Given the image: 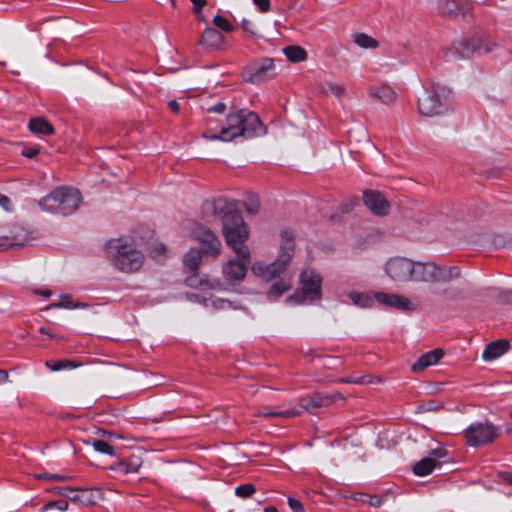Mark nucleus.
Returning <instances> with one entry per match:
<instances>
[{
	"mask_svg": "<svg viewBox=\"0 0 512 512\" xmlns=\"http://www.w3.org/2000/svg\"><path fill=\"white\" fill-rule=\"evenodd\" d=\"M431 455L434 457L442 458L446 455V452L444 449H434L431 451Z\"/></svg>",
	"mask_w": 512,
	"mask_h": 512,
	"instance_id": "nucleus-58",
	"label": "nucleus"
},
{
	"mask_svg": "<svg viewBox=\"0 0 512 512\" xmlns=\"http://www.w3.org/2000/svg\"><path fill=\"white\" fill-rule=\"evenodd\" d=\"M288 505L293 512H305L303 504L293 497L288 498Z\"/></svg>",
	"mask_w": 512,
	"mask_h": 512,
	"instance_id": "nucleus-47",
	"label": "nucleus"
},
{
	"mask_svg": "<svg viewBox=\"0 0 512 512\" xmlns=\"http://www.w3.org/2000/svg\"><path fill=\"white\" fill-rule=\"evenodd\" d=\"M226 104L219 102L207 109L208 112L222 114L226 111Z\"/></svg>",
	"mask_w": 512,
	"mask_h": 512,
	"instance_id": "nucleus-49",
	"label": "nucleus"
},
{
	"mask_svg": "<svg viewBox=\"0 0 512 512\" xmlns=\"http://www.w3.org/2000/svg\"><path fill=\"white\" fill-rule=\"evenodd\" d=\"M113 265L122 272L131 273L141 268L144 256L132 244L120 239L111 240L107 246Z\"/></svg>",
	"mask_w": 512,
	"mask_h": 512,
	"instance_id": "nucleus-6",
	"label": "nucleus"
},
{
	"mask_svg": "<svg viewBox=\"0 0 512 512\" xmlns=\"http://www.w3.org/2000/svg\"><path fill=\"white\" fill-rule=\"evenodd\" d=\"M412 281L425 283H447L458 279L461 270L457 266H438L433 262H415Z\"/></svg>",
	"mask_w": 512,
	"mask_h": 512,
	"instance_id": "nucleus-7",
	"label": "nucleus"
},
{
	"mask_svg": "<svg viewBox=\"0 0 512 512\" xmlns=\"http://www.w3.org/2000/svg\"><path fill=\"white\" fill-rule=\"evenodd\" d=\"M57 491L59 494L67 497L76 504L93 505L96 502L92 490L89 489L75 490L71 487H60Z\"/></svg>",
	"mask_w": 512,
	"mask_h": 512,
	"instance_id": "nucleus-19",
	"label": "nucleus"
},
{
	"mask_svg": "<svg viewBox=\"0 0 512 512\" xmlns=\"http://www.w3.org/2000/svg\"><path fill=\"white\" fill-rule=\"evenodd\" d=\"M339 383H349V384H364V377H358V378H352V377H346V378H340L337 380Z\"/></svg>",
	"mask_w": 512,
	"mask_h": 512,
	"instance_id": "nucleus-50",
	"label": "nucleus"
},
{
	"mask_svg": "<svg viewBox=\"0 0 512 512\" xmlns=\"http://www.w3.org/2000/svg\"><path fill=\"white\" fill-rule=\"evenodd\" d=\"M57 508L60 511H66L68 509V502L65 500L51 501L41 508V512H46L51 508Z\"/></svg>",
	"mask_w": 512,
	"mask_h": 512,
	"instance_id": "nucleus-43",
	"label": "nucleus"
},
{
	"mask_svg": "<svg viewBox=\"0 0 512 512\" xmlns=\"http://www.w3.org/2000/svg\"><path fill=\"white\" fill-rule=\"evenodd\" d=\"M265 134V127L258 115L247 109L231 110L225 123L219 130L211 127L203 132L202 137L211 141L229 142L238 137L251 138Z\"/></svg>",
	"mask_w": 512,
	"mask_h": 512,
	"instance_id": "nucleus-1",
	"label": "nucleus"
},
{
	"mask_svg": "<svg viewBox=\"0 0 512 512\" xmlns=\"http://www.w3.org/2000/svg\"><path fill=\"white\" fill-rule=\"evenodd\" d=\"M281 238L280 252L274 262L268 265L262 262H255L251 267L252 273L264 281L269 282L280 277L287 270L294 255V233L284 230L281 232Z\"/></svg>",
	"mask_w": 512,
	"mask_h": 512,
	"instance_id": "nucleus-2",
	"label": "nucleus"
},
{
	"mask_svg": "<svg viewBox=\"0 0 512 512\" xmlns=\"http://www.w3.org/2000/svg\"><path fill=\"white\" fill-rule=\"evenodd\" d=\"M255 491L256 488L253 484L246 483L236 487L235 494L239 497L246 498L252 496Z\"/></svg>",
	"mask_w": 512,
	"mask_h": 512,
	"instance_id": "nucleus-42",
	"label": "nucleus"
},
{
	"mask_svg": "<svg viewBox=\"0 0 512 512\" xmlns=\"http://www.w3.org/2000/svg\"><path fill=\"white\" fill-rule=\"evenodd\" d=\"M192 237L202 244L203 253L216 257L221 250V242L218 237L209 229L198 223L191 228Z\"/></svg>",
	"mask_w": 512,
	"mask_h": 512,
	"instance_id": "nucleus-13",
	"label": "nucleus"
},
{
	"mask_svg": "<svg viewBox=\"0 0 512 512\" xmlns=\"http://www.w3.org/2000/svg\"><path fill=\"white\" fill-rule=\"evenodd\" d=\"M510 345L507 340L500 339L491 342L486 346V348L483 351L482 358L485 361H492L494 359H497L498 357L502 356L504 353H506L509 349Z\"/></svg>",
	"mask_w": 512,
	"mask_h": 512,
	"instance_id": "nucleus-24",
	"label": "nucleus"
},
{
	"mask_svg": "<svg viewBox=\"0 0 512 512\" xmlns=\"http://www.w3.org/2000/svg\"><path fill=\"white\" fill-rule=\"evenodd\" d=\"M213 24L217 28H219L227 33L232 32L234 30V26L226 18H224L221 15L214 16Z\"/></svg>",
	"mask_w": 512,
	"mask_h": 512,
	"instance_id": "nucleus-41",
	"label": "nucleus"
},
{
	"mask_svg": "<svg viewBox=\"0 0 512 512\" xmlns=\"http://www.w3.org/2000/svg\"><path fill=\"white\" fill-rule=\"evenodd\" d=\"M274 70V63L271 58L264 59L259 65L244 69L243 77L246 82L259 84L266 80Z\"/></svg>",
	"mask_w": 512,
	"mask_h": 512,
	"instance_id": "nucleus-15",
	"label": "nucleus"
},
{
	"mask_svg": "<svg viewBox=\"0 0 512 512\" xmlns=\"http://www.w3.org/2000/svg\"><path fill=\"white\" fill-rule=\"evenodd\" d=\"M438 10L446 17H466L471 12L472 5L468 2L458 3L456 0H438Z\"/></svg>",
	"mask_w": 512,
	"mask_h": 512,
	"instance_id": "nucleus-18",
	"label": "nucleus"
},
{
	"mask_svg": "<svg viewBox=\"0 0 512 512\" xmlns=\"http://www.w3.org/2000/svg\"><path fill=\"white\" fill-rule=\"evenodd\" d=\"M87 304L81 302H75L72 300L71 296L68 294H64L60 296L59 302L50 303L46 309H76V308H85Z\"/></svg>",
	"mask_w": 512,
	"mask_h": 512,
	"instance_id": "nucleus-30",
	"label": "nucleus"
},
{
	"mask_svg": "<svg viewBox=\"0 0 512 512\" xmlns=\"http://www.w3.org/2000/svg\"><path fill=\"white\" fill-rule=\"evenodd\" d=\"M37 478L39 479H46V480H53V481H66L70 480L71 476L66 475H60V474H49V473H43L37 475Z\"/></svg>",
	"mask_w": 512,
	"mask_h": 512,
	"instance_id": "nucleus-45",
	"label": "nucleus"
},
{
	"mask_svg": "<svg viewBox=\"0 0 512 512\" xmlns=\"http://www.w3.org/2000/svg\"><path fill=\"white\" fill-rule=\"evenodd\" d=\"M241 26L245 31H247L253 35L256 34L255 25L251 20L245 19V18L242 19Z\"/></svg>",
	"mask_w": 512,
	"mask_h": 512,
	"instance_id": "nucleus-48",
	"label": "nucleus"
},
{
	"mask_svg": "<svg viewBox=\"0 0 512 512\" xmlns=\"http://www.w3.org/2000/svg\"><path fill=\"white\" fill-rule=\"evenodd\" d=\"M0 206H2L6 211L12 210V203L9 197L6 195L0 194Z\"/></svg>",
	"mask_w": 512,
	"mask_h": 512,
	"instance_id": "nucleus-51",
	"label": "nucleus"
},
{
	"mask_svg": "<svg viewBox=\"0 0 512 512\" xmlns=\"http://www.w3.org/2000/svg\"><path fill=\"white\" fill-rule=\"evenodd\" d=\"M435 466H436V461L434 460V458H432L430 456V457H426V458H423L420 461H418L414 465L413 471L418 476H426L433 471Z\"/></svg>",
	"mask_w": 512,
	"mask_h": 512,
	"instance_id": "nucleus-31",
	"label": "nucleus"
},
{
	"mask_svg": "<svg viewBox=\"0 0 512 512\" xmlns=\"http://www.w3.org/2000/svg\"><path fill=\"white\" fill-rule=\"evenodd\" d=\"M321 400L322 398L317 396V393L314 395V397H304L299 400L298 405L301 409L304 411L315 414L316 410L321 407Z\"/></svg>",
	"mask_w": 512,
	"mask_h": 512,
	"instance_id": "nucleus-33",
	"label": "nucleus"
},
{
	"mask_svg": "<svg viewBox=\"0 0 512 512\" xmlns=\"http://www.w3.org/2000/svg\"><path fill=\"white\" fill-rule=\"evenodd\" d=\"M317 396L322 398L321 407L338 403L340 406H343L346 402V398L340 392L334 394L317 393Z\"/></svg>",
	"mask_w": 512,
	"mask_h": 512,
	"instance_id": "nucleus-36",
	"label": "nucleus"
},
{
	"mask_svg": "<svg viewBox=\"0 0 512 512\" xmlns=\"http://www.w3.org/2000/svg\"><path fill=\"white\" fill-rule=\"evenodd\" d=\"M363 200L366 207L377 216H386L390 211L389 202L377 191H365Z\"/></svg>",
	"mask_w": 512,
	"mask_h": 512,
	"instance_id": "nucleus-17",
	"label": "nucleus"
},
{
	"mask_svg": "<svg viewBox=\"0 0 512 512\" xmlns=\"http://www.w3.org/2000/svg\"><path fill=\"white\" fill-rule=\"evenodd\" d=\"M39 332H40L41 334L47 335V336H49V337H51V338H53V337H54V335H53V334H51V333L49 332V330H48L47 328H45V327H41V328L39 329Z\"/></svg>",
	"mask_w": 512,
	"mask_h": 512,
	"instance_id": "nucleus-61",
	"label": "nucleus"
},
{
	"mask_svg": "<svg viewBox=\"0 0 512 512\" xmlns=\"http://www.w3.org/2000/svg\"><path fill=\"white\" fill-rule=\"evenodd\" d=\"M29 129L33 133L51 135L54 133L53 126L44 118L36 117L29 121Z\"/></svg>",
	"mask_w": 512,
	"mask_h": 512,
	"instance_id": "nucleus-27",
	"label": "nucleus"
},
{
	"mask_svg": "<svg viewBox=\"0 0 512 512\" xmlns=\"http://www.w3.org/2000/svg\"><path fill=\"white\" fill-rule=\"evenodd\" d=\"M35 294L41 295L43 297L49 298L52 295V292L49 289L45 290H36Z\"/></svg>",
	"mask_w": 512,
	"mask_h": 512,
	"instance_id": "nucleus-60",
	"label": "nucleus"
},
{
	"mask_svg": "<svg viewBox=\"0 0 512 512\" xmlns=\"http://www.w3.org/2000/svg\"><path fill=\"white\" fill-rule=\"evenodd\" d=\"M368 503L373 507H379L382 504V498L379 496H369L367 499Z\"/></svg>",
	"mask_w": 512,
	"mask_h": 512,
	"instance_id": "nucleus-54",
	"label": "nucleus"
},
{
	"mask_svg": "<svg viewBox=\"0 0 512 512\" xmlns=\"http://www.w3.org/2000/svg\"><path fill=\"white\" fill-rule=\"evenodd\" d=\"M374 298L379 304L388 308H395L404 312L415 309V305L410 299L399 294L377 292L374 294Z\"/></svg>",
	"mask_w": 512,
	"mask_h": 512,
	"instance_id": "nucleus-14",
	"label": "nucleus"
},
{
	"mask_svg": "<svg viewBox=\"0 0 512 512\" xmlns=\"http://www.w3.org/2000/svg\"><path fill=\"white\" fill-rule=\"evenodd\" d=\"M264 512H278L277 509L273 506L266 507Z\"/></svg>",
	"mask_w": 512,
	"mask_h": 512,
	"instance_id": "nucleus-64",
	"label": "nucleus"
},
{
	"mask_svg": "<svg viewBox=\"0 0 512 512\" xmlns=\"http://www.w3.org/2000/svg\"><path fill=\"white\" fill-rule=\"evenodd\" d=\"M193 4V12L198 17L199 20H204V17L201 15L202 8L206 5V0H191Z\"/></svg>",
	"mask_w": 512,
	"mask_h": 512,
	"instance_id": "nucleus-46",
	"label": "nucleus"
},
{
	"mask_svg": "<svg viewBox=\"0 0 512 512\" xmlns=\"http://www.w3.org/2000/svg\"><path fill=\"white\" fill-rule=\"evenodd\" d=\"M348 297L353 304L363 308L370 307L373 304V298L367 293L352 291L348 294Z\"/></svg>",
	"mask_w": 512,
	"mask_h": 512,
	"instance_id": "nucleus-35",
	"label": "nucleus"
},
{
	"mask_svg": "<svg viewBox=\"0 0 512 512\" xmlns=\"http://www.w3.org/2000/svg\"><path fill=\"white\" fill-rule=\"evenodd\" d=\"M142 459L138 455H131L126 460H122L111 466V469L123 475L137 473L142 466Z\"/></svg>",
	"mask_w": 512,
	"mask_h": 512,
	"instance_id": "nucleus-23",
	"label": "nucleus"
},
{
	"mask_svg": "<svg viewBox=\"0 0 512 512\" xmlns=\"http://www.w3.org/2000/svg\"><path fill=\"white\" fill-rule=\"evenodd\" d=\"M368 95L380 103L390 106L397 99V93L393 87L387 84L372 85L368 89Z\"/></svg>",
	"mask_w": 512,
	"mask_h": 512,
	"instance_id": "nucleus-20",
	"label": "nucleus"
},
{
	"mask_svg": "<svg viewBox=\"0 0 512 512\" xmlns=\"http://www.w3.org/2000/svg\"><path fill=\"white\" fill-rule=\"evenodd\" d=\"M301 410L293 408L288 410H281V411H272L267 408L263 410H259L255 412L256 417H264V418H271V417H281V418H290L299 416L301 414Z\"/></svg>",
	"mask_w": 512,
	"mask_h": 512,
	"instance_id": "nucleus-28",
	"label": "nucleus"
},
{
	"mask_svg": "<svg viewBox=\"0 0 512 512\" xmlns=\"http://www.w3.org/2000/svg\"><path fill=\"white\" fill-rule=\"evenodd\" d=\"M496 47V43L487 37H478L454 44L449 53L454 58H470L475 53H488Z\"/></svg>",
	"mask_w": 512,
	"mask_h": 512,
	"instance_id": "nucleus-9",
	"label": "nucleus"
},
{
	"mask_svg": "<svg viewBox=\"0 0 512 512\" xmlns=\"http://www.w3.org/2000/svg\"><path fill=\"white\" fill-rule=\"evenodd\" d=\"M368 497H369V495H365V494H358V495H357V496H355L354 498H355L356 500H360V501L365 502V501H367Z\"/></svg>",
	"mask_w": 512,
	"mask_h": 512,
	"instance_id": "nucleus-63",
	"label": "nucleus"
},
{
	"mask_svg": "<svg viewBox=\"0 0 512 512\" xmlns=\"http://www.w3.org/2000/svg\"><path fill=\"white\" fill-rule=\"evenodd\" d=\"M155 250L159 253V254H163L165 251H166V247L163 245V244H159L155 247Z\"/></svg>",
	"mask_w": 512,
	"mask_h": 512,
	"instance_id": "nucleus-62",
	"label": "nucleus"
},
{
	"mask_svg": "<svg viewBox=\"0 0 512 512\" xmlns=\"http://www.w3.org/2000/svg\"><path fill=\"white\" fill-rule=\"evenodd\" d=\"M498 436L495 426L489 422L471 424L465 432L466 442L469 446L478 447L494 441Z\"/></svg>",
	"mask_w": 512,
	"mask_h": 512,
	"instance_id": "nucleus-11",
	"label": "nucleus"
},
{
	"mask_svg": "<svg viewBox=\"0 0 512 512\" xmlns=\"http://www.w3.org/2000/svg\"><path fill=\"white\" fill-rule=\"evenodd\" d=\"M249 262L250 259H230L222 267V273L224 278L228 281L235 283L243 281L247 273V265L249 264Z\"/></svg>",
	"mask_w": 512,
	"mask_h": 512,
	"instance_id": "nucleus-16",
	"label": "nucleus"
},
{
	"mask_svg": "<svg viewBox=\"0 0 512 512\" xmlns=\"http://www.w3.org/2000/svg\"><path fill=\"white\" fill-rule=\"evenodd\" d=\"M414 261L406 257H391L385 265L386 275L394 283H407L412 281Z\"/></svg>",
	"mask_w": 512,
	"mask_h": 512,
	"instance_id": "nucleus-10",
	"label": "nucleus"
},
{
	"mask_svg": "<svg viewBox=\"0 0 512 512\" xmlns=\"http://www.w3.org/2000/svg\"><path fill=\"white\" fill-rule=\"evenodd\" d=\"M301 289L297 290L288 300H294L297 303L305 301H317L322 297L321 284L322 278L313 270H304L300 274Z\"/></svg>",
	"mask_w": 512,
	"mask_h": 512,
	"instance_id": "nucleus-8",
	"label": "nucleus"
},
{
	"mask_svg": "<svg viewBox=\"0 0 512 512\" xmlns=\"http://www.w3.org/2000/svg\"><path fill=\"white\" fill-rule=\"evenodd\" d=\"M443 356L444 352L442 349L426 352L412 365L411 370L414 373H421L428 367L436 364Z\"/></svg>",
	"mask_w": 512,
	"mask_h": 512,
	"instance_id": "nucleus-22",
	"label": "nucleus"
},
{
	"mask_svg": "<svg viewBox=\"0 0 512 512\" xmlns=\"http://www.w3.org/2000/svg\"><path fill=\"white\" fill-rule=\"evenodd\" d=\"M213 305L217 308H224L226 305L230 306V302L224 299H217L213 301Z\"/></svg>",
	"mask_w": 512,
	"mask_h": 512,
	"instance_id": "nucleus-57",
	"label": "nucleus"
},
{
	"mask_svg": "<svg viewBox=\"0 0 512 512\" xmlns=\"http://www.w3.org/2000/svg\"><path fill=\"white\" fill-rule=\"evenodd\" d=\"M450 89L441 84H431L418 98V111L425 117L446 113L450 107Z\"/></svg>",
	"mask_w": 512,
	"mask_h": 512,
	"instance_id": "nucleus-5",
	"label": "nucleus"
},
{
	"mask_svg": "<svg viewBox=\"0 0 512 512\" xmlns=\"http://www.w3.org/2000/svg\"><path fill=\"white\" fill-rule=\"evenodd\" d=\"M323 91L325 93H330L336 97H341L345 94V88L343 85L331 82H327L323 86Z\"/></svg>",
	"mask_w": 512,
	"mask_h": 512,
	"instance_id": "nucleus-40",
	"label": "nucleus"
},
{
	"mask_svg": "<svg viewBox=\"0 0 512 512\" xmlns=\"http://www.w3.org/2000/svg\"><path fill=\"white\" fill-rule=\"evenodd\" d=\"M499 477L503 481H505V482H507V483L512 485V473H510V472H501V473H499Z\"/></svg>",
	"mask_w": 512,
	"mask_h": 512,
	"instance_id": "nucleus-55",
	"label": "nucleus"
},
{
	"mask_svg": "<svg viewBox=\"0 0 512 512\" xmlns=\"http://www.w3.org/2000/svg\"><path fill=\"white\" fill-rule=\"evenodd\" d=\"M184 266L191 271L198 268L201 263V251L197 249H190L184 256Z\"/></svg>",
	"mask_w": 512,
	"mask_h": 512,
	"instance_id": "nucleus-34",
	"label": "nucleus"
},
{
	"mask_svg": "<svg viewBox=\"0 0 512 512\" xmlns=\"http://www.w3.org/2000/svg\"><path fill=\"white\" fill-rule=\"evenodd\" d=\"M92 446L95 449V451L99 453L107 454L110 456L115 455V448L104 440H94L92 442Z\"/></svg>",
	"mask_w": 512,
	"mask_h": 512,
	"instance_id": "nucleus-38",
	"label": "nucleus"
},
{
	"mask_svg": "<svg viewBox=\"0 0 512 512\" xmlns=\"http://www.w3.org/2000/svg\"><path fill=\"white\" fill-rule=\"evenodd\" d=\"M39 153L38 148H25L22 151V155L27 158H33Z\"/></svg>",
	"mask_w": 512,
	"mask_h": 512,
	"instance_id": "nucleus-53",
	"label": "nucleus"
},
{
	"mask_svg": "<svg viewBox=\"0 0 512 512\" xmlns=\"http://www.w3.org/2000/svg\"><path fill=\"white\" fill-rule=\"evenodd\" d=\"M186 284L192 288L205 287V288L214 289V290H221L223 288L220 280L215 279V278L210 279L208 277H205L202 279V278H199L197 275L188 277L186 279Z\"/></svg>",
	"mask_w": 512,
	"mask_h": 512,
	"instance_id": "nucleus-26",
	"label": "nucleus"
},
{
	"mask_svg": "<svg viewBox=\"0 0 512 512\" xmlns=\"http://www.w3.org/2000/svg\"><path fill=\"white\" fill-rule=\"evenodd\" d=\"M82 196L77 189L57 187L39 201L40 208L49 213L70 215L77 210Z\"/></svg>",
	"mask_w": 512,
	"mask_h": 512,
	"instance_id": "nucleus-3",
	"label": "nucleus"
},
{
	"mask_svg": "<svg viewBox=\"0 0 512 512\" xmlns=\"http://www.w3.org/2000/svg\"><path fill=\"white\" fill-rule=\"evenodd\" d=\"M354 42L361 48L368 49V48H376L378 47L379 43L376 39L372 38L371 36L364 34V33H357L354 35Z\"/></svg>",
	"mask_w": 512,
	"mask_h": 512,
	"instance_id": "nucleus-37",
	"label": "nucleus"
},
{
	"mask_svg": "<svg viewBox=\"0 0 512 512\" xmlns=\"http://www.w3.org/2000/svg\"><path fill=\"white\" fill-rule=\"evenodd\" d=\"M222 225L227 245L240 258L250 259V249L245 244L249 238V231L241 215L236 210L226 214Z\"/></svg>",
	"mask_w": 512,
	"mask_h": 512,
	"instance_id": "nucleus-4",
	"label": "nucleus"
},
{
	"mask_svg": "<svg viewBox=\"0 0 512 512\" xmlns=\"http://www.w3.org/2000/svg\"><path fill=\"white\" fill-rule=\"evenodd\" d=\"M441 295L445 299H449V300H458V299L462 298L461 292L453 289L452 287H447V288L443 289L441 291Z\"/></svg>",
	"mask_w": 512,
	"mask_h": 512,
	"instance_id": "nucleus-44",
	"label": "nucleus"
},
{
	"mask_svg": "<svg viewBox=\"0 0 512 512\" xmlns=\"http://www.w3.org/2000/svg\"><path fill=\"white\" fill-rule=\"evenodd\" d=\"M5 240H8L7 243H0V251L6 250L8 248H19L23 247L28 243L27 232L22 227H14L9 235L4 236Z\"/></svg>",
	"mask_w": 512,
	"mask_h": 512,
	"instance_id": "nucleus-21",
	"label": "nucleus"
},
{
	"mask_svg": "<svg viewBox=\"0 0 512 512\" xmlns=\"http://www.w3.org/2000/svg\"><path fill=\"white\" fill-rule=\"evenodd\" d=\"M46 366L52 371H60L62 369L79 367L80 363H76V362L70 361V360H61V361L55 362L54 364H51L50 362H46Z\"/></svg>",
	"mask_w": 512,
	"mask_h": 512,
	"instance_id": "nucleus-39",
	"label": "nucleus"
},
{
	"mask_svg": "<svg viewBox=\"0 0 512 512\" xmlns=\"http://www.w3.org/2000/svg\"><path fill=\"white\" fill-rule=\"evenodd\" d=\"M168 106H169L170 110L174 113H178L180 110L179 103L176 100H170L168 102Z\"/></svg>",
	"mask_w": 512,
	"mask_h": 512,
	"instance_id": "nucleus-56",
	"label": "nucleus"
},
{
	"mask_svg": "<svg viewBox=\"0 0 512 512\" xmlns=\"http://www.w3.org/2000/svg\"><path fill=\"white\" fill-rule=\"evenodd\" d=\"M285 56L291 62H302L307 59V52L298 45L287 46L283 49Z\"/></svg>",
	"mask_w": 512,
	"mask_h": 512,
	"instance_id": "nucleus-32",
	"label": "nucleus"
},
{
	"mask_svg": "<svg viewBox=\"0 0 512 512\" xmlns=\"http://www.w3.org/2000/svg\"><path fill=\"white\" fill-rule=\"evenodd\" d=\"M235 206L233 202H229L225 198H217L214 200H207L203 203L201 214L205 221L214 223L217 221L224 222L225 216L228 213H233Z\"/></svg>",
	"mask_w": 512,
	"mask_h": 512,
	"instance_id": "nucleus-12",
	"label": "nucleus"
},
{
	"mask_svg": "<svg viewBox=\"0 0 512 512\" xmlns=\"http://www.w3.org/2000/svg\"><path fill=\"white\" fill-rule=\"evenodd\" d=\"M9 381V374L6 370L0 369V384L6 383Z\"/></svg>",
	"mask_w": 512,
	"mask_h": 512,
	"instance_id": "nucleus-59",
	"label": "nucleus"
},
{
	"mask_svg": "<svg viewBox=\"0 0 512 512\" xmlns=\"http://www.w3.org/2000/svg\"><path fill=\"white\" fill-rule=\"evenodd\" d=\"M261 12H267L270 9V0H253Z\"/></svg>",
	"mask_w": 512,
	"mask_h": 512,
	"instance_id": "nucleus-52",
	"label": "nucleus"
},
{
	"mask_svg": "<svg viewBox=\"0 0 512 512\" xmlns=\"http://www.w3.org/2000/svg\"><path fill=\"white\" fill-rule=\"evenodd\" d=\"M224 42L223 35L213 28H206L199 40V44L208 48L216 49Z\"/></svg>",
	"mask_w": 512,
	"mask_h": 512,
	"instance_id": "nucleus-25",
	"label": "nucleus"
},
{
	"mask_svg": "<svg viewBox=\"0 0 512 512\" xmlns=\"http://www.w3.org/2000/svg\"><path fill=\"white\" fill-rule=\"evenodd\" d=\"M291 287L292 285L290 279L282 278L271 285L269 291L267 292V296L269 299H277L289 291Z\"/></svg>",
	"mask_w": 512,
	"mask_h": 512,
	"instance_id": "nucleus-29",
	"label": "nucleus"
}]
</instances>
